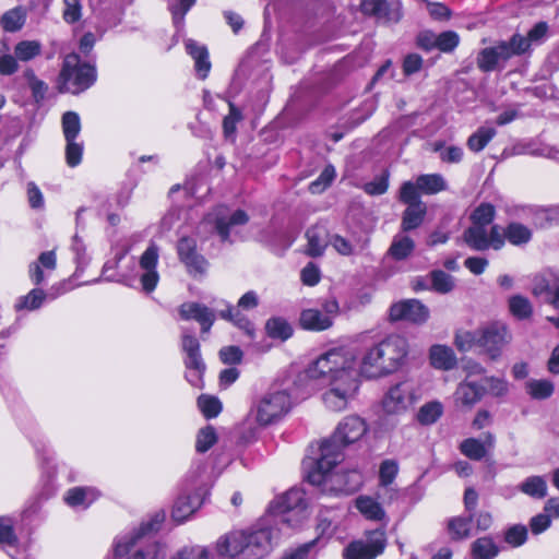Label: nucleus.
<instances>
[{
    "mask_svg": "<svg viewBox=\"0 0 559 559\" xmlns=\"http://www.w3.org/2000/svg\"><path fill=\"white\" fill-rule=\"evenodd\" d=\"M508 343V331L502 324H491L476 331H461L455 336V345L462 352L478 349L496 359Z\"/></svg>",
    "mask_w": 559,
    "mask_h": 559,
    "instance_id": "6",
    "label": "nucleus"
},
{
    "mask_svg": "<svg viewBox=\"0 0 559 559\" xmlns=\"http://www.w3.org/2000/svg\"><path fill=\"white\" fill-rule=\"evenodd\" d=\"M416 401L414 382L403 380L388 389L382 397L381 407L386 415H402L413 407Z\"/></svg>",
    "mask_w": 559,
    "mask_h": 559,
    "instance_id": "13",
    "label": "nucleus"
},
{
    "mask_svg": "<svg viewBox=\"0 0 559 559\" xmlns=\"http://www.w3.org/2000/svg\"><path fill=\"white\" fill-rule=\"evenodd\" d=\"M433 150L439 152L442 162L449 164H457L463 159V148L455 145L445 146L442 142L435 143Z\"/></svg>",
    "mask_w": 559,
    "mask_h": 559,
    "instance_id": "47",
    "label": "nucleus"
},
{
    "mask_svg": "<svg viewBox=\"0 0 559 559\" xmlns=\"http://www.w3.org/2000/svg\"><path fill=\"white\" fill-rule=\"evenodd\" d=\"M180 261L192 275H203L209 266L207 260L198 251L197 240L191 237H182L177 245Z\"/></svg>",
    "mask_w": 559,
    "mask_h": 559,
    "instance_id": "15",
    "label": "nucleus"
},
{
    "mask_svg": "<svg viewBox=\"0 0 559 559\" xmlns=\"http://www.w3.org/2000/svg\"><path fill=\"white\" fill-rule=\"evenodd\" d=\"M431 288L439 294H448L454 288L453 277L444 271L438 270L430 273Z\"/></svg>",
    "mask_w": 559,
    "mask_h": 559,
    "instance_id": "46",
    "label": "nucleus"
},
{
    "mask_svg": "<svg viewBox=\"0 0 559 559\" xmlns=\"http://www.w3.org/2000/svg\"><path fill=\"white\" fill-rule=\"evenodd\" d=\"M473 514L454 516L448 521V531L452 539L462 540L472 536Z\"/></svg>",
    "mask_w": 559,
    "mask_h": 559,
    "instance_id": "30",
    "label": "nucleus"
},
{
    "mask_svg": "<svg viewBox=\"0 0 559 559\" xmlns=\"http://www.w3.org/2000/svg\"><path fill=\"white\" fill-rule=\"evenodd\" d=\"M407 353V341L403 336L391 335L368 347L359 361L350 349H331L309 366L307 376L326 383L323 403L331 411L341 412L356 395L359 376L378 379L391 374L401 368Z\"/></svg>",
    "mask_w": 559,
    "mask_h": 559,
    "instance_id": "1",
    "label": "nucleus"
},
{
    "mask_svg": "<svg viewBox=\"0 0 559 559\" xmlns=\"http://www.w3.org/2000/svg\"><path fill=\"white\" fill-rule=\"evenodd\" d=\"M165 518V511H157L134 531L119 536L115 544V555H128L124 559H165V547L152 538V534L160 528Z\"/></svg>",
    "mask_w": 559,
    "mask_h": 559,
    "instance_id": "4",
    "label": "nucleus"
},
{
    "mask_svg": "<svg viewBox=\"0 0 559 559\" xmlns=\"http://www.w3.org/2000/svg\"><path fill=\"white\" fill-rule=\"evenodd\" d=\"M64 9L62 17L68 24L78 22L82 16V5L80 0H63Z\"/></svg>",
    "mask_w": 559,
    "mask_h": 559,
    "instance_id": "62",
    "label": "nucleus"
},
{
    "mask_svg": "<svg viewBox=\"0 0 559 559\" xmlns=\"http://www.w3.org/2000/svg\"><path fill=\"white\" fill-rule=\"evenodd\" d=\"M96 69L88 62H81L78 53L64 57L59 76L60 92L80 94L90 88L96 81Z\"/></svg>",
    "mask_w": 559,
    "mask_h": 559,
    "instance_id": "10",
    "label": "nucleus"
},
{
    "mask_svg": "<svg viewBox=\"0 0 559 559\" xmlns=\"http://www.w3.org/2000/svg\"><path fill=\"white\" fill-rule=\"evenodd\" d=\"M519 490L533 499L540 500L547 496V481L544 476H530L519 485Z\"/></svg>",
    "mask_w": 559,
    "mask_h": 559,
    "instance_id": "32",
    "label": "nucleus"
},
{
    "mask_svg": "<svg viewBox=\"0 0 559 559\" xmlns=\"http://www.w3.org/2000/svg\"><path fill=\"white\" fill-rule=\"evenodd\" d=\"M217 441V435L212 426H206L197 435L195 449L200 453L206 452Z\"/></svg>",
    "mask_w": 559,
    "mask_h": 559,
    "instance_id": "49",
    "label": "nucleus"
},
{
    "mask_svg": "<svg viewBox=\"0 0 559 559\" xmlns=\"http://www.w3.org/2000/svg\"><path fill=\"white\" fill-rule=\"evenodd\" d=\"M158 248L151 243L142 253L139 260L138 271L131 270L123 272L119 277H107L108 282H117L131 288H139L145 294L152 293L158 282L159 274L157 272Z\"/></svg>",
    "mask_w": 559,
    "mask_h": 559,
    "instance_id": "7",
    "label": "nucleus"
},
{
    "mask_svg": "<svg viewBox=\"0 0 559 559\" xmlns=\"http://www.w3.org/2000/svg\"><path fill=\"white\" fill-rule=\"evenodd\" d=\"M353 503L366 521L383 526L388 525V514L378 498L369 495H359L354 499Z\"/></svg>",
    "mask_w": 559,
    "mask_h": 559,
    "instance_id": "18",
    "label": "nucleus"
},
{
    "mask_svg": "<svg viewBox=\"0 0 559 559\" xmlns=\"http://www.w3.org/2000/svg\"><path fill=\"white\" fill-rule=\"evenodd\" d=\"M527 539V528L525 525L515 524L504 532V540L512 547L522 546Z\"/></svg>",
    "mask_w": 559,
    "mask_h": 559,
    "instance_id": "54",
    "label": "nucleus"
},
{
    "mask_svg": "<svg viewBox=\"0 0 559 559\" xmlns=\"http://www.w3.org/2000/svg\"><path fill=\"white\" fill-rule=\"evenodd\" d=\"M267 335L272 338L285 341L293 335V328L284 318H271L265 324Z\"/></svg>",
    "mask_w": 559,
    "mask_h": 559,
    "instance_id": "38",
    "label": "nucleus"
},
{
    "mask_svg": "<svg viewBox=\"0 0 559 559\" xmlns=\"http://www.w3.org/2000/svg\"><path fill=\"white\" fill-rule=\"evenodd\" d=\"M509 307L511 313L519 319H525L532 313V306L530 300L520 295L510 298Z\"/></svg>",
    "mask_w": 559,
    "mask_h": 559,
    "instance_id": "52",
    "label": "nucleus"
},
{
    "mask_svg": "<svg viewBox=\"0 0 559 559\" xmlns=\"http://www.w3.org/2000/svg\"><path fill=\"white\" fill-rule=\"evenodd\" d=\"M179 314L183 320H195L199 322L204 333L211 330L215 321V313L212 309L193 301L182 304L179 307Z\"/></svg>",
    "mask_w": 559,
    "mask_h": 559,
    "instance_id": "19",
    "label": "nucleus"
},
{
    "mask_svg": "<svg viewBox=\"0 0 559 559\" xmlns=\"http://www.w3.org/2000/svg\"><path fill=\"white\" fill-rule=\"evenodd\" d=\"M480 384H484L487 393L492 396H503L508 392V383L501 378L485 377Z\"/></svg>",
    "mask_w": 559,
    "mask_h": 559,
    "instance_id": "60",
    "label": "nucleus"
},
{
    "mask_svg": "<svg viewBox=\"0 0 559 559\" xmlns=\"http://www.w3.org/2000/svg\"><path fill=\"white\" fill-rule=\"evenodd\" d=\"M241 310L242 309L238 307L228 305L226 310L219 311V316L221 318L233 322L236 326L243 330L246 334L252 337L254 334V325L245 314L241 313Z\"/></svg>",
    "mask_w": 559,
    "mask_h": 559,
    "instance_id": "37",
    "label": "nucleus"
},
{
    "mask_svg": "<svg viewBox=\"0 0 559 559\" xmlns=\"http://www.w3.org/2000/svg\"><path fill=\"white\" fill-rule=\"evenodd\" d=\"M26 197H27V202H28V205L31 206V209L36 210V211L44 210V207H45L44 194L35 182H33V181L27 182Z\"/></svg>",
    "mask_w": 559,
    "mask_h": 559,
    "instance_id": "59",
    "label": "nucleus"
},
{
    "mask_svg": "<svg viewBox=\"0 0 559 559\" xmlns=\"http://www.w3.org/2000/svg\"><path fill=\"white\" fill-rule=\"evenodd\" d=\"M443 407L439 402H429L423 405L417 413V420L421 425H431L442 415Z\"/></svg>",
    "mask_w": 559,
    "mask_h": 559,
    "instance_id": "44",
    "label": "nucleus"
},
{
    "mask_svg": "<svg viewBox=\"0 0 559 559\" xmlns=\"http://www.w3.org/2000/svg\"><path fill=\"white\" fill-rule=\"evenodd\" d=\"M415 249L414 240L405 235L394 236L391 246L386 252L388 258L396 261H402L411 257Z\"/></svg>",
    "mask_w": 559,
    "mask_h": 559,
    "instance_id": "28",
    "label": "nucleus"
},
{
    "mask_svg": "<svg viewBox=\"0 0 559 559\" xmlns=\"http://www.w3.org/2000/svg\"><path fill=\"white\" fill-rule=\"evenodd\" d=\"M70 249L74 254V262L76 263V270L78 271L83 270L87 265L90 259L86 253V247H85L84 241L76 234L71 239Z\"/></svg>",
    "mask_w": 559,
    "mask_h": 559,
    "instance_id": "50",
    "label": "nucleus"
},
{
    "mask_svg": "<svg viewBox=\"0 0 559 559\" xmlns=\"http://www.w3.org/2000/svg\"><path fill=\"white\" fill-rule=\"evenodd\" d=\"M197 0H177L176 3L170 4L173 20L176 26L183 23L185 15L192 8Z\"/></svg>",
    "mask_w": 559,
    "mask_h": 559,
    "instance_id": "63",
    "label": "nucleus"
},
{
    "mask_svg": "<svg viewBox=\"0 0 559 559\" xmlns=\"http://www.w3.org/2000/svg\"><path fill=\"white\" fill-rule=\"evenodd\" d=\"M181 350L185 354V366L200 367L201 364H204L201 356L200 343L198 338L194 335L188 333L186 330L182 331Z\"/></svg>",
    "mask_w": 559,
    "mask_h": 559,
    "instance_id": "24",
    "label": "nucleus"
},
{
    "mask_svg": "<svg viewBox=\"0 0 559 559\" xmlns=\"http://www.w3.org/2000/svg\"><path fill=\"white\" fill-rule=\"evenodd\" d=\"M485 394H487V390L484 384L465 379L457 385L454 392V400L456 404L471 408L478 403Z\"/></svg>",
    "mask_w": 559,
    "mask_h": 559,
    "instance_id": "20",
    "label": "nucleus"
},
{
    "mask_svg": "<svg viewBox=\"0 0 559 559\" xmlns=\"http://www.w3.org/2000/svg\"><path fill=\"white\" fill-rule=\"evenodd\" d=\"M46 294L39 288L32 289L27 295L17 298L14 308L16 311H33L43 305Z\"/></svg>",
    "mask_w": 559,
    "mask_h": 559,
    "instance_id": "40",
    "label": "nucleus"
},
{
    "mask_svg": "<svg viewBox=\"0 0 559 559\" xmlns=\"http://www.w3.org/2000/svg\"><path fill=\"white\" fill-rule=\"evenodd\" d=\"M495 436L490 432L485 433L484 440L476 438L465 439L461 445V452L471 460L480 461L487 454V449H491L495 444Z\"/></svg>",
    "mask_w": 559,
    "mask_h": 559,
    "instance_id": "21",
    "label": "nucleus"
},
{
    "mask_svg": "<svg viewBox=\"0 0 559 559\" xmlns=\"http://www.w3.org/2000/svg\"><path fill=\"white\" fill-rule=\"evenodd\" d=\"M460 43L459 35L453 31H445L437 35L436 48L442 52L453 51Z\"/></svg>",
    "mask_w": 559,
    "mask_h": 559,
    "instance_id": "56",
    "label": "nucleus"
},
{
    "mask_svg": "<svg viewBox=\"0 0 559 559\" xmlns=\"http://www.w3.org/2000/svg\"><path fill=\"white\" fill-rule=\"evenodd\" d=\"M293 406L294 401L288 389L274 385L252 403L248 419L264 428L278 423Z\"/></svg>",
    "mask_w": 559,
    "mask_h": 559,
    "instance_id": "5",
    "label": "nucleus"
},
{
    "mask_svg": "<svg viewBox=\"0 0 559 559\" xmlns=\"http://www.w3.org/2000/svg\"><path fill=\"white\" fill-rule=\"evenodd\" d=\"M17 537L13 530V521L10 518L0 516V545L3 547H14Z\"/></svg>",
    "mask_w": 559,
    "mask_h": 559,
    "instance_id": "51",
    "label": "nucleus"
},
{
    "mask_svg": "<svg viewBox=\"0 0 559 559\" xmlns=\"http://www.w3.org/2000/svg\"><path fill=\"white\" fill-rule=\"evenodd\" d=\"M497 131L493 127L483 126L472 133L466 142L469 151L479 153L495 138Z\"/></svg>",
    "mask_w": 559,
    "mask_h": 559,
    "instance_id": "34",
    "label": "nucleus"
},
{
    "mask_svg": "<svg viewBox=\"0 0 559 559\" xmlns=\"http://www.w3.org/2000/svg\"><path fill=\"white\" fill-rule=\"evenodd\" d=\"M335 178V169L333 166H326L320 176L309 185V190L311 193H321L323 192L334 180Z\"/></svg>",
    "mask_w": 559,
    "mask_h": 559,
    "instance_id": "55",
    "label": "nucleus"
},
{
    "mask_svg": "<svg viewBox=\"0 0 559 559\" xmlns=\"http://www.w3.org/2000/svg\"><path fill=\"white\" fill-rule=\"evenodd\" d=\"M495 216V206L490 203H481L471 214L472 225L488 227L493 222Z\"/></svg>",
    "mask_w": 559,
    "mask_h": 559,
    "instance_id": "41",
    "label": "nucleus"
},
{
    "mask_svg": "<svg viewBox=\"0 0 559 559\" xmlns=\"http://www.w3.org/2000/svg\"><path fill=\"white\" fill-rule=\"evenodd\" d=\"M306 507L305 492L301 489L292 488L271 503L270 520L275 526L278 524L296 526L304 520Z\"/></svg>",
    "mask_w": 559,
    "mask_h": 559,
    "instance_id": "11",
    "label": "nucleus"
},
{
    "mask_svg": "<svg viewBox=\"0 0 559 559\" xmlns=\"http://www.w3.org/2000/svg\"><path fill=\"white\" fill-rule=\"evenodd\" d=\"M300 324L310 331H324L332 326L329 314H323L319 309H306L300 314Z\"/></svg>",
    "mask_w": 559,
    "mask_h": 559,
    "instance_id": "25",
    "label": "nucleus"
},
{
    "mask_svg": "<svg viewBox=\"0 0 559 559\" xmlns=\"http://www.w3.org/2000/svg\"><path fill=\"white\" fill-rule=\"evenodd\" d=\"M198 406L206 418H214L222 412V403L215 396L201 395L198 399Z\"/></svg>",
    "mask_w": 559,
    "mask_h": 559,
    "instance_id": "48",
    "label": "nucleus"
},
{
    "mask_svg": "<svg viewBox=\"0 0 559 559\" xmlns=\"http://www.w3.org/2000/svg\"><path fill=\"white\" fill-rule=\"evenodd\" d=\"M43 46L38 40H22L14 47V55L19 61L27 62L41 53Z\"/></svg>",
    "mask_w": 559,
    "mask_h": 559,
    "instance_id": "39",
    "label": "nucleus"
},
{
    "mask_svg": "<svg viewBox=\"0 0 559 559\" xmlns=\"http://www.w3.org/2000/svg\"><path fill=\"white\" fill-rule=\"evenodd\" d=\"M83 143L72 140L67 142L66 146V160L70 167L78 166L82 160Z\"/></svg>",
    "mask_w": 559,
    "mask_h": 559,
    "instance_id": "61",
    "label": "nucleus"
},
{
    "mask_svg": "<svg viewBox=\"0 0 559 559\" xmlns=\"http://www.w3.org/2000/svg\"><path fill=\"white\" fill-rule=\"evenodd\" d=\"M399 199L406 205L423 202L419 197L417 181L415 183L412 181H405L400 189Z\"/></svg>",
    "mask_w": 559,
    "mask_h": 559,
    "instance_id": "58",
    "label": "nucleus"
},
{
    "mask_svg": "<svg viewBox=\"0 0 559 559\" xmlns=\"http://www.w3.org/2000/svg\"><path fill=\"white\" fill-rule=\"evenodd\" d=\"M206 467L199 464L188 479V489L194 490L192 495L178 496L171 511V518L177 523L187 521L205 501L210 487L205 480Z\"/></svg>",
    "mask_w": 559,
    "mask_h": 559,
    "instance_id": "8",
    "label": "nucleus"
},
{
    "mask_svg": "<svg viewBox=\"0 0 559 559\" xmlns=\"http://www.w3.org/2000/svg\"><path fill=\"white\" fill-rule=\"evenodd\" d=\"M466 245L476 251H485L490 248L487 227L472 225L463 234Z\"/></svg>",
    "mask_w": 559,
    "mask_h": 559,
    "instance_id": "27",
    "label": "nucleus"
},
{
    "mask_svg": "<svg viewBox=\"0 0 559 559\" xmlns=\"http://www.w3.org/2000/svg\"><path fill=\"white\" fill-rule=\"evenodd\" d=\"M430 362L435 368L450 370L456 364L454 352L443 345H435L430 348Z\"/></svg>",
    "mask_w": 559,
    "mask_h": 559,
    "instance_id": "31",
    "label": "nucleus"
},
{
    "mask_svg": "<svg viewBox=\"0 0 559 559\" xmlns=\"http://www.w3.org/2000/svg\"><path fill=\"white\" fill-rule=\"evenodd\" d=\"M98 497L92 487H74L67 491L64 502L71 508H88Z\"/></svg>",
    "mask_w": 559,
    "mask_h": 559,
    "instance_id": "23",
    "label": "nucleus"
},
{
    "mask_svg": "<svg viewBox=\"0 0 559 559\" xmlns=\"http://www.w3.org/2000/svg\"><path fill=\"white\" fill-rule=\"evenodd\" d=\"M24 21L25 16L22 9L14 8L1 16L0 24L4 31L13 33L22 28Z\"/></svg>",
    "mask_w": 559,
    "mask_h": 559,
    "instance_id": "45",
    "label": "nucleus"
},
{
    "mask_svg": "<svg viewBox=\"0 0 559 559\" xmlns=\"http://www.w3.org/2000/svg\"><path fill=\"white\" fill-rule=\"evenodd\" d=\"M399 473V465L394 460H384L379 469V485L390 486Z\"/></svg>",
    "mask_w": 559,
    "mask_h": 559,
    "instance_id": "53",
    "label": "nucleus"
},
{
    "mask_svg": "<svg viewBox=\"0 0 559 559\" xmlns=\"http://www.w3.org/2000/svg\"><path fill=\"white\" fill-rule=\"evenodd\" d=\"M430 311L418 299H405L393 304L390 308L392 321H407L413 324H424L429 319Z\"/></svg>",
    "mask_w": 559,
    "mask_h": 559,
    "instance_id": "14",
    "label": "nucleus"
},
{
    "mask_svg": "<svg viewBox=\"0 0 559 559\" xmlns=\"http://www.w3.org/2000/svg\"><path fill=\"white\" fill-rule=\"evenodd\" d=\"M417 187L424 194H436L448 189L447 181L440 174L418 176Z\"/></svg>",
    "mask_w": 559,
    "mask_h": 559,
    "instance_id": "35",
    "label": "nucleus"
},
{
    "mask_svg": "<svg viewBox=\"0 0 559 559\" xmlns=\"http://www.w3.org/2000/svg\"><path fill=\"white\" fill-rule=\"evenodd\" d=\"M427 207L424 202L407 205L402 217V229L409 231L419 227L424 222Z\"/></svg>",
    "mask_w": 559,
    "mask_h": 559,
    "instance_id": "29",
    "label": "nucleus"
},
{
    "mask_svg": "<svg viewBox=\"0 0 559 559\" xmlns=\"http://www.w3.org/2000/svg\"><path fill=\"white\" fill-rule=\"evenodd\" d=\"M499 552V545L490 536L479 537L471 545L473 559H495Z\"/></svg>",
    "mask_w": 559,
    "mask_h": 559,
    "instance_id": "26",
    "label": "nucleus"
},
{
    "mask_svg": "<svg viewBox=\"0 0 559 559\" xmlns=\"http://www.w3.org/2000/svg\"><path fill=\"white\" fill-rule=\"evenodd\" d=\"M528 51V41L524 36L514 34L509 40L481 49L477 55V67L483 72L502 70L513 57Z\"/></svg>",
    "mask_w": 559,
    "mask_h": 559,
    "instance_id": "9",
    "label": "nucleus"
},
{
    "mask_svg": "<svg viewBox=\"0 0 559 559\" xmlns=\"http://www.w3.org/2000/svg\"><path fill=\"white\" fill-rule=\"evenodd\" d=\"M171 559H211V556L205 547L197 545L181 548Z\"/></svg>",
    "mask_w": 559,
    "mask_h": 559,
    "instance_id": "57",
    "label": "nucleus"
},
{
    "mask_svg": "<svg viewBox=\"0 0 559 559\" xmlns=\"http://www.w3.org/2000/svg\"><path fill=\"white\" fill-rule=\"evenodd\" d=\"M389 188V174L384 173L379 177H376L372 181L367 182L364 186L366 193L370 195H381L386 192Z\"/></svg>",
    "mask_w": 559,
    "mask_h": 559,
    "instance_id": "64",
    "label": "nucleus"
},
{
    "mask_svg": "<svg viewBox=\"0 0 559 559\" xmlns=\"http://www.w3.org/2000/svg\"><path fill=\"white\" fill-rule=\"evenodd\" d=\"M187 52L194 60V69L197 75L204 80L207 78L211 70V61L209 58V51L205 46L198 44L193 39H187L185 43Z\"/></svg>",
    "mask_w": 559,
    "mask_h": 559,
    "instance_id": "22",
    "label": "nucleus"
},
{
    "mask_svg": "<svg viewBox=\"0 0 559 559\" xmlns=\"http://www.w3.org/2000/svg\"><path fill=\"white\" fill-rule=\"evenodd\" d=\"M385 527L380 525L376 530L366 532V540H354L350 545V551H358L362 559H374L381 555L386 546Z\"/></svg>",
    "mask_w": 559,
    "mask_h": 559,
    "instance_id": "17",
    "label": "nucleus"
},
{
    "mask_svg": "<svg viewBox=\"0 0 559 559\" xmlns=\"http://www.w3.org/2000/svg\"><path fill=\"white\" fill-rule=\"evenodd\" d=\"M360 9L383 23H396L402 16L399 0H361Z\"/></svg>",
    "mask_w": 559,
    "mask_h": 559,
    "instance_id": "16",
    "label": "nucleus"
},
{
    "mask_svg": "<svg viewBox=\"0 0 559 559\" xmlns=\"http://www.w3.org/2000/svg\"><path fill=\"white\" fill-rule=\"evenodd\" d=\"M81 131L80 116L74 111H67L62 116V132L67 142L76 140Z\"/></svg>",
    "mask_w": 559,
    "mask_h": 559,
    "instance_id": "42",
    "label": "nucleus"
},
{
    "mask_svg": "<svg viewBox=\"0 0 559 559\" xmlns=\"http://www.w3.org/2000/svg\"><path fill=\"white\" fill-rule=\"evenodd\" d=\"M533 233L527 226L512 222L504 228L506 239L513 246H523L531 241Z\"/></svg>",
    "mask_w": 559,
    "mask_h": 559,
    "instance_id": "36",
    "label": "nucleus"
},
{
    "mask_svg": "<svg viewBox=\"0 0 559 559\" xmlns=\"http://www.w3.org/2000/svg\"><path fill=\"white\" fill-rule=\"evenodd\" d=\"M527 393L536 400H544L552 395L554 383L549 380H530L526 382Z\"/></svg>",
    "mask_w": 559,
    "mask_h": 559,
    "instance_id": "43",
    "label": "nucleus"
},
{
    "mask_svg": "<svg viewBox=\"0 0 559 559\" xmlns=\"http://www.w3.org/2000/svg\"><path fill=\"white\" fill-rule=\"evenodd\" d=\"M280 531L270 519H264L246 531H233L221 536L215 551L223 558L242 556L245 559H261L280 539Z\"/></svg>",
    "mask_w": 559,
    "mask_h": 559,
    "instance_id": "2",
    "label": "nucleus"
},
{
    "mask_svg": "<svg viewBox=\"0 0 559 559\" xmlns=\"http://www.w3.org/2000/svg\"><path fill=\"white\" fill-rule=\"evenodd\" d=\"M207 217L222 242L231 245L242 240L241 229L249 222V215L243 210L229 211L221 205Z\"/></svg>",
    "mask_w": 559,
    "mask_h": 559,
    "instance_id": "12",
    "label": "nucleus"
},
{
    "mask_svg": "<svg viewBox=\"0 0 559 559\" xmlns=\"http://www.w3.org/2000/svg\"><path fill=\"white\" fill-rule=\"evenodd\" d=\"M367 429L366 421L359 416L345 417L332 437L321 443L320 454L307 474L308 481L316 486L323 485L331 471L343 460V448L360 440Z\"/></svg>",
    "mask_w": 559,
    "mask_h": 559,
    "instance_id": "3",
    "label": "nucleus"
},
{
    "mask_svg": "<svg viewBox=\"0 0 559 559\" xmlns=\"http://www.w3.org/2000/svg\"><path fill=\"white\" fill-rule=\"evenodd\" d=\"M306 237L308 240L307 254L310 257L322 255L328 243L325 229L319 226L311 227L307 230Z\"/></svg>",
    "mask_w": 559,
    "mask_h": 559,
    "instance_id": "33",
    "label": "nucleus"
}]
</instances>
